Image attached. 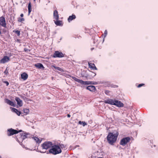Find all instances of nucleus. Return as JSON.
I'll use <instances>...</instances> for the list:
<instances>
[{
    "instance_id": "44",
    "label": "nucleus",
    "mask_w": 158,
    "mask_h": 158,
    "mask_svg": "<svg viewBox=\"0 0 158 158\" xmlns=\"http://www.w3.org/2000/svg\"><path fill=\"white\" fill-rule=\"evenodd\" d=\"M36 0H33L34 2H35Z\"/></svg>"
},
{
    "instance_id": "26",
    "label": "nucleus",
    "mask_w": 158,
    "mask_h": 158,
    "mask_svg": "<svg viewBox=\"0 0 158 158\" xmlns=\"http://www.w3.org/2000/svg\"><path fill=\"white\" fill-rule=\"evenodd\" d=\"M59 147H60V148L62 149H65L66 148V146L65 145H64L62 144H60Z\"/></svg>"
},
{
    "instance_id": "22",
    "label": "nucleus",
    "mask_w": 158,
    "mask_h": 158,
    "mask_svg": "<svg viewBox=\"0 0 158 158\" xmlns=\"http://www.w3.org/2000/svg\"><path fill=\"white\" fill-rule=\"evenodd\" d=\"M33 138L35 141V142L38 143H41L42 139H39L37 137H34Z\"/></svg>"
},
{
    "instance_id": "6",
    "label": "nucleus",
    "mask_w": 158,
    "mask_h": 158,
    "mask_svg": "<svg viewBox=\"0 0 158 158\" xmlns=\"http://www.w3.org/2000/svg\"><path fill=\"white\" fill-rule=\"evenodd\" d=\"M64 56L63 53L58 51H56L54 53L52 57L54 58L56 57H62Z\"/></svg>"
},
{
    "instance_id": "21",
    "label": "nucleus",
    "mask_w": 158,
    "mask_h": 158,
    "mask_svg": "<svg viewBox=\"0 0 158 158\" xmlns=\"http://www.w3.org/2000/svg\"><path fill=\"white\" fill-rule=\"evenodd\" d=\"M28 14L29 15L32 10L31 3L30 2H29L28 3Z\"/></svg>"
},
{
    "instance_id": "41",
    "label": "nucleus",
    "mask_w": 158,
    "mask_h": 158,
    "mask_svg": "<svg viewBox=\"0 0 158 158\" xmlns=\"http://www.w3.org/2000/svg\"><path fill=\"white\" fill-rule=\"evenodd\" d=\"M26 136L25 135H24V136H23V137H24L23 138H24V139H25V138H26Z\"/></svg>"
},
{
    "instance_id": "5",
    "label": "nucleus",
    "mask_w": 158,
    "mask_h": 158,
    "mask_svg": "<svg viewBox=\"0 0 158 158\" xmlns=\"http://www.w3.org/2000/svg\"><path fill=\"white\" fill-rule=\"evenodd\" d=\"M130 140L129 137H126L122 139L120 141V144L123 146H125L126 144L129 143Z\"/></svg>"
},
{
    "instance_id": "40",
    "label": "nucleus",
    "mask_w": 158,
    "mask_h": 158,
    "mask_svg": "<svg viewBox=\"0 0 158 158\" xmlns=\"http://www.w3.org/2000/svg\"><path fill=\"white\" fill-rule=\"evenodd\" d=\"M115 87H114V88H117L118 87V86L117 85H115Z\"/></svg>"
},
{
    "instance_id": "3",
    "label": "nucleus",
    "mask_w": 158,
    "mask_h": 158,
    "mask_svg": "<svg viewBox=\"0 0 158 158\" xmlns=\"http://www.w3.org/2000/svg\"><path fill=\"white\" fill-rule=\"evenodd\" d=\"M72 78L75 81L80 83L81 84L84 85H88L90 84H96V82H93L90 81H83L78 79L74 77H72Z\"/></svg>"
},
{
    "instance_id": "10",
    "label": "nucleus",
    "mask_w": 158,
    "mask_h": 158,
    "mask_svg": "<svg viewBox=\"0 0 158 158\" xmlns=\"http://www.w3.org/2000/svg\"><path fill=\"white\" fill-rule=\"evenodd\" d=\"M10 58L9 57L5 56L0 60V62L1 63L4 64L8 62Z\"/></svg>"
},
{
    "instance_id": "47",
    "label": "nucleus",
    "mask_w": 158,
    "mask_h": 158,
    "mask_svg": "<svg viewBox=\"0 0 158 158\" xmlns=\"http://www.w3.org/2000/svg\"><path fill=\"white\" fill-rule=\"evenodd\" d=\"M24 50L25 51H26V50H25V49H24Z\"/></svg>"
},
{
    "instance_id": "32",
    "label": "nucleus",
    "mask_w": 158,
    "mask_h": 158,
    "mask_svg": "<svg viewBox=\"0 0 158 158\" xmlns=\"http://www.w3.org/2000/svg\"><path fill=\"white\" fill-rule=\"evenodd\" d=\"M24 100L25 101V102H28L29 101H31V100H30L29 99L27 98L26 97H25V98H24Z\"/></svg>"
},
{
    "instance_id": "19",
    "label": "nucleus",
    "mask_w": 158,
    "mask_h": 158,
    "mask_svg": "<svg viewBox=\"0 0 158 158\" xmlns=\"http://www.w3.org/2000/svg\"><path fill=\"white\" fill-rule=\"evenodd\" d=\"M76 18V16L74 15L73 14L72 15L70 16L69 18L68 19V22H70L71 21L73 20L74 19H75Z\"/></svg>"
},
{
    "instance_id": "42",
    "label": "nucleus",
    "mask_w": 158,
    "mask_h": 158,
    "mask_svg": "<svg viewBox=\"0 0 158 158\" xmlns=\"http://www.w3.org/2000/svg\"><path fill=\"white\" fill-rule=\"evenodd\" d=\"M25 95H26V96H28V95H27V94H24Z\"/></svg>"
},
{
    "instance_id": "11",
    "label": "nucleus",
    "mask_w": 158,
    "mask_h": 158,
    "mask_svg": "<svg viewBox=\"0 0 158 158\" xmlns=\"http://www.w3.org/2000/svg\"><path fill=\"white\" fill-rule=\"evenodd\" d=\"M114 104H114V105H115L118 107H122L123 106V103L119 101L116 100H115Z\"/></svg>"
},
{
    "instance_id": "39",
    "label": "nucleus",
    "mask_w": 158,
    "mask_h": 158,
    "mask_svg": "<svg viewBox=\"0 0 158 158\" xmlns=\"http://www.w3.org/2000/svg\"><path fill=\"white\" fill-rule=\"evenodd\" d=\"M67 117H68L69 118L70 117V115L69 114H68L67 115Z\"/></svg>"
},
{
    "instance_id": "20",
    "label": "nucleus",
    "mask_w": 158,
    "mask_h": 158,
    "mask_svg": "<svg viewBox=\"0 0 158 158\" xmlns=\"http://www.w3.org/2000/svg\"><path fill=\"white\" fill-rule=\"evenodd\" d=\"M35 67L38 68V69L44 68L43 65L42 64L40 63H37V64H35Z\"/></svg>"
},
{
    "instance_id": "28",
    "label": "nucleus",
    "mask_w": 158,
    "mask_h": 158,
    "mask_svg": "<svg viewBox=\"0 0 158 158\" xmlns=\"http://www.w3.org/2000/svg\"><path fill=\"white\" fill-rule=\"evenodd\" d=\"M23 112L24 113H25L26 114H27L29 112V110L27 109H24L23 110Z\"/></svg>"
},
{
    "instance_id": "34",
    "label": "nucleus",
    "mask_w": 158,
    "mask_h": 158,
    "mask_svg": "<svg viewBox=\"0 0 158 158\" xmlns=\"http://www.w3.org/2000/svg\"><path fill=\"white\" fill-rule=\"evenodd\" d=\"M105 94H107V95H108L109 94V91L108 90H106L105 91Z\"/></svg>"
},
{
    "instance_id": "33",
    "label": "nucleus",
    "mask_w": 158,
    "mask_h": 158,
    "mask_svg": "<svg viewBox=\"0 0 158 158\" xmlns=\"http://www.w3.org/2000/svg\"><path fill=\"white\" fill-rule=\"evenodd\" d=\"M107 34V31L106 30L104 33V37H105Z\"/></svg>"
},
{
    "instance_id": "48",
    "label": "nucleus",
    "mask_w": 158,
    "mask_h": 158,
    "mask_svg": "<svg viewBox=\"0 0 158 158\" xmlns=\"http://www.w3.org/2000/svg\"><path fill=\"white\" fill-rule=\"evenodd\" d=\"M0 158H1V156H0Z\"/></svg>"
},
{
    "instance_id": "46",
    "label": "nucleus",
    "mask_w": 158,
    "mask_h": 158,
    "mask_svg": "<svg viewBox=\"0 0 158 158\" xmlns=\"http://www.w3.org/2000/svg\"><path fill=\"white\" fill-rule=\"evenodd\" d=\"M24 50L25 51H26V50H25V49H24Z\"/></svg>"
},
{
    "instance_id": "17",
    "label": "nucleus",
    "mask_w": 158,
    "mask_h": 158,
    "mask_svg": "<svg viewBox=\"0 0 158 158\" xmlns=\"http://www.w3.org/2000/svg\"><path fill=\"white\" fill-rule=\"evenodd\" d=\"M10 109L13 112L15 113L18 115L19 116L20 115L21 113L17 109L12 107H10Z\"/></svg>"
},
{
    "instance_id": "2",
    "label": "nucleus",
    "mask_w": 158,
    "mask_h": 158,
    "mask_svg": "<svg viewBox=\"0 0 158 158\" xmlns=\"http://www.w3.org/2000/svg\"><path fill=\"white\" fill-rule=\"evenodd\" d=\"M61 152L60 147L57 145H52V148L49 150V152L53 155L59 154Z\"/></svg>"
},
{
    "instance_id": "7",
    "label": "nucleus",
    "mask_w": 158,
    "mask_h": 158,
    "mask_svg": "<svg viewBox=\"0 0 158 158\" xmlns=\"http://www.w3.org/2000/svg\"><path fill=\"white\" fill-rule=\"evenodd\" d=\"M8 135L9 136H10L18 133L19 132L21 131H17L13 129L12 128L8 130Z\"/></svg>"
},
{
    "instance_id": "24",
    "label": "nucleus",
    "mask_w": 158,
    "mask_h": 158,
    "mask_svg": "<svg viewBox=\"0 0 158 158\" xmlns=\"http://www.w3.org/2000/svg\"><path fill=\"white\" fill-rule=\"evenodd\" d=\"M18 19V21L19 22H23L24 21H25V19L23 18H20L19 17L17 19Z\"/></svg>"
},
{
    "instance_id": "43",
    "label": "nucleus",
    "mask_w": 158,
    "mask_h": 158,
    "mask_svg": "<svg viewBox=\"0 0 158 158\" xmlns=\"http://www.w3.org/2000/svg\"><path fill=\"white\" fill-rule=\"evenodd\" d=\"M1 34V30H0V35Z\"/></svg>"
},
{
    "instance_id": "14",
    "label": "nucleus",
    "mask_w": 158,
    "mask_h": 158,
    "mask_svg": "<svg viewBox=\"0 0 158 158\" xmlns=\"http://www.w3.org/2000/svg\"><path fill=\"white\" fill-rule=\"evenodd\" d=\"M16 101L17 102V103L20 106H21L23 105V103L22 100L19 98L16 97L15 98Z\"/></svg>"
},
{
    "instance_id": "18",
    "label": "nucleus",
    "mask_w": 158,
    "mask_h": 158,
    "mask_svg": "<svg viewBox=\"0 0 158 158\" xmlns=\"http://www.w3.org/2000/svg\"><path fill=\"white\" fill-rule=\"evenodd\" d=\"M56 21L54 20L55 24L57 26H62L63 25L62 22L61 21L59 20H56Z\"/></svg>"
},
{
    "instance_id": "36",
    "label": "nucleus",
    "mask_w": 158,
    "mask_h": 158,
    "mask_svg": "<svg viewBox=\"0 0 158 158\" xmlns=\"http://www.w3.org/2000/svg\"><path fill=\"white\" fill-rule=\"evenodd\" d=\"M89 90L91 92H95V91L96 90V89H90Z\"/></svg>"
},
{
    "instance_id": "37",
    "label": "nucleus",
    "mask_w": 158,
    "mask_h": 158,
    "mask_svg": "<svg viewBox=\"0 0 158 158\" xmlns=\"http://www.w3.org/2000/svg\"><path fill=\"white\" fill-rule=\"evenodd\" d=\"M20 16L21 17L23 18L24 16V15L22 13V14H21Z\"/></svg>"
},
{
    "instance_id": "9",
    "label": "nucleus",
    "mask_w": 158,
    "mask_h": 158,
    "mask_svg": "<svg viewBox=\"0 0 158 158\" xmlns=\"http://www.w3.org/2000/svg\"><path fill=\"white\" fill-rule=\"evenodd\" d=\"M115 99L113 100L112 99H109L105 100L104 102L106 103H108L112 105H114L115 104Z\"/></svg>"
},
{
    "instance_id": "29",
    "label": "nucleus",
    "mask_w": 158,
    "mask_h": 158,
    "mask_svg": "<svg viewBox=\"0 0 158 158\" xmlns=\"http://www.w3.org/2000/svg\"><path fill=\"white\" fill-rule=\"evenodd\" d=\"M79 123L80 124H82L83 126H84L85 125H86V123L85 122H81V121H79Z\"/></svg>"
},
{
    "instance_id": "31",
    "label": "nucleus",
    "mask_w": 158,
    "mask_h": 158,
    "mask_svg": "<svg viewBox=\"0 0 158 158\" xmlns=\"http://www.w3.org/2000/svg\"><path fill=\"white\" fill-rule=\"evenodd\" d=\"M136 85L137 86V88H139L140 87H141L142 86H144L145 84L143 83H142V84H139L138 85Z\"/></svg>"
},
{
    "instance_id": "13",
    "label": "nucleus",
    "mask_w": 158,
    "mask_h": 158,
    "mask_svg": "<svg viewBox=\"0 0 158 158\" xmlns=\"http://www.w3.org/2000/svg\"><path fill=\"white\" fill-rule=\"evenodd\" d=\"M5 102L6 103L11 106H15V103L9 100L6 99L5 100Z\"/></svg>"
},
{
    "instance_id": "15",
    "label": "nucleus",
    "mask_w": 158,
    "mask_h": 158,
    "mask_svg": "<svg viewBox=\"0 0 158 158\" xmlns=\"http://www.w3.org/2000/svg\"><path fill=\"white\" fill-rule=\"evenodd\" d=\"M88 64L89 67L93 70H97V68L95 67L94 63H91L89 62H88Z\"/></svg>"
},
{
    "instance_id": "12",
    "label": "nucleus",
    "mask_w": 158,
    "mask_h": 158,
    "mask_svg": "<svg viewBox=\"0 0 158 158\" xmlns=\"http://www.w3.org/2000/svg\"><path fill=\"white\" fill-rule=\"evenodd\" d=\"M53 17L56 20H58L59 19L58 12L56 10H55L53 12Z\"/></svg>"
},
{
    "instance_id": "8",
    "label": "nucleus",
    "mask_w": 158,
    "mask_h": 158,
    "mask_svg": "<svg viewBox=\"0 0 158 158\" xmlns=\"http://www.w3.org/2000/svg\"><path fill=\"white\" fill-rule=\"evenodd\" d=\"M0 25L4 27H6V24L5 19L3 17H0Z\"/></svg>"
},
{
    "instance_id": "35",
    "label": "nucleus",
    "mask_w": 158,
    "mask_h": 158,
    "mask_svg": "<svg viewBox=\"0 0 158 158\" xmlns=\"http://www.w3.org/2000/svg\"><path fill=\"white\" fill-rule=\"evenodd\" d=\"M4 82L6 84V86H8L9 84V83L7 81H4Z\"/></svg>"
},
{
    "instance_id": "1",
    "label": "nucleus",
    "mask_w": 158,
    "mask_h": 158,
    "mask_svg": "<svg viewBox=\"0 0 158 158\" xmlns=\"http://www.w3.org/2000/svg\"><path fill=\"white\" fill-rule=\"evenodd\" d=\"M118 135V134L117 133L114 134L112 133H110L107 137V139L109 143L110 144H112L115 142L117 139Z\"/></svg>"
},
{
    "instance_id": "4",
    "label": "nucleus",
    "mask_w": 158,
    "mask_h": 158,
    "mask_svg": "<svg viewBox=\"0 0 158 158\" xmlns=\"http://www.w3.org/2000/svg\"><path fill=\"white\" fill-rule=\"evenodd\" d=\"M52 143L49 141L45 142L43 143L42 145V147L43 149H48L52 147Z\"/></svg>"
},
{
    "instance_id": "38",
    "label": "nucleus",
    "mask_w": 158,
    "mask_h": 158,
    "mask_svg": "<svg viewBox=\"0 0 158 158\" xmlns=\"http://www.w3.org/2000/svg\"><path fill=\"white\" fill-rule=\"evenodd\" d=\"M92 73H93V75L94 76H95L96 75V73H93V72H92Z\"/></svg>"
},
{
    "instance_id": "30",
    "label": "nucleus",
    "mask_w": 158,
    "mask_h": 158,
    "mask_svg": "<svg viewBox=\"0 0 158 158\" xmlns=\"http://www.w3.org/2000/svg\"><path fill=\"white\" fill-rule=\"evenodd\" d=\"M4 73L6 75L8 74V70L7 69V68H6V70H5Z\"/></svg>"
},
{
    "instance_id": "27",
    "label": "nucleus",
    "mask_w": 158,
    "mask_h": 158,
    "mask_svg": "<svg viewBox=\"0 0 158 158\" xmlns=\"http://www.w3.org/2000/svg\"><path fill=\"white\" fill-rule=\"evenodd\" d=\"M86 89H96L94 85H89L87 87Z\"/></svg>"
},
{
    "instance_id": "25",
    "label": "nucleus",
    "mask_w": 158,
    "mask_h": 158,
    "mask_svg": "<svg viewBox=\"0 0 158 158\" xmlns=\"http://www.w3.org/2000/svg\"><path fill=\"white\" fill-rule=\"evenodd\" d=\"M13 32L16 33L17 36H19L20 35V31L18 30H13Z\"/></svg>"
},
{
    "instance_id": "45",
    "label": "nucleus",
    "mask_w": 158,
    "mask_h": 158,
    "mask_svg": "<svg viewBox=\"0 0 158 158\" xmlns=\"http://www.w3.org/2000/svg\"><path fill=\"white\" fill-rule=\"evenodd\" d=\"M24 50L25 51H26V50H25V49H24Z\"/></svg>"
},
{
    "instance_id": "16",
    "label": "nucleus",
    "mask_w": 158,
    "mask_h": 158,
    "mask_svg": "<svg viewBox=\"0 0 158 158\" xmlns=\"http://www.w3.org/2000/svg\"><path fill=\"white\" fill-rule=\"evenodd\" d=\"M21 78L24 80H26L28 78V75L25 73H23L21 75Z\"/></svg>"
},
{
    "instance_id": "23",
    "label": "nucleus",
    "mask_w": 158,
    "mask_h": 158,
    "mask_svg": "<svg viewBox=\"0 0 158 158\" xmlns=\"http://www.w3.org/2000/svg\"><path fill=\"white\" fill-rule=\"evenodd\" d=\"M52 68H54L55 69H57V70L60 71L61 72H64V70L62 69L61 68H60L58 67H56L54 65H52Z\"/></svg>"
}]
</instances>
